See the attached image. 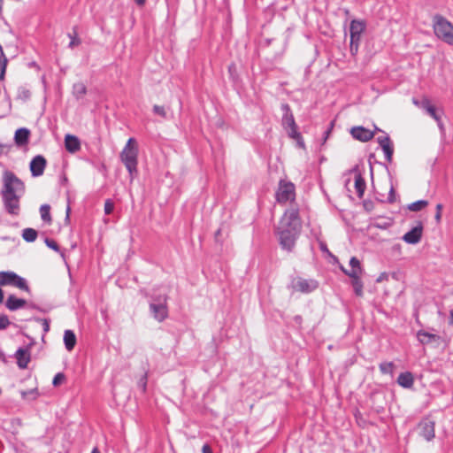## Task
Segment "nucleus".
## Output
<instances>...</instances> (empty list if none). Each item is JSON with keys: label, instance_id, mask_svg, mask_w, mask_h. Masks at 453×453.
I'll list each match as a JSON object with an SVG mask.
<instances>
[{"label": "nucleus", "instance_id": "nucleus-42", "mask_svg": "<svg viewBox=\"0 0 453 453\" xmlns=\"http://www.w3.org/2000/svg\"><path fill=\"white\" fill-rule=\"evenodd\" d=\"M78 44H80V40L77 39L76 37H73L70 42V47H73Z\"/></svg>", "mask_w": 453, "mask_h": 453}, {"label": "nucleus", "instance_id": "nucleus-23", "mask_svg": "<svg viewBox=\"0 0 453 453\" xmlns=\"http://www.w3.org/2000/svg\"><path fill=\"white\" fill-rule=\"evenodd\" d=\"M150 309L154 314L155 319L158 321H162L167 316V310L165 305L151 304Z\"/></svg>", "mask_w": 453, "mask_h": 453}, {"label": "nucleus", "instance_id": "nucleus-19", "mask_svg": "<svg viewBox=\"0 0 453 453\" xmlns=\"http://www.w3.org/2000/svg\"><path fill=\"white\" fill-rule=\"evenodd\" d=\"M397 383L404 388H411L414 384V377L410 372H402L397 378Z\"/></svg>", "mask_w": 453, "mask_h": 453}, {"label": "nucleus", "instance_id": "nucleus-9", "mask_svg": "<svg viewBox=\"0 0 453 453\" xmlns=\"http://www.w3.org/2000/svg\"><path fill=\"white\" fill-rule=\"evenodd\" d=\"M282 110L285 111V114L283 116V119H282V122H283V125L286 127H289V132H288V134L289 136L293 137V138H296V137H299L300 134L297 131V126L295 122V119H294V116L290 111V107L288 104H283L282 105Z\"/></svg>", "mask_w": 453, "mask_h": 453}, {"label": "nucleus", "instance_id": "nucleus-45", "mask_svg": "<svg viewBox=\"0 0 453 453\" xmlns=\"http://www.w3.org/2000/svg\"><path fill=\"white\" fill-rule=\"evenodd\" d=\"M449 319H450V323L453 324V309L450 311V313H449Z\"/></svg>", "mask_w": 453, "mask_h": 453}, {"label": "nucleus", "instance_id": "nucleus-43", "mask_svg": "<svg viewBox=\"0 0 453 453\" xmlns=\"http://www.w3.org/2000/svg\"><path fill=\"white\" fill-rule=\"evenodd\" d=\"M135 4L139 6H143L146 3V0H134Z\"/></svg>", "mask_w": 453, "mask_h": 453}, {"label": "nucleus", "instance_id": "nucleus-4", "mask_svg": "<svg viewBox=\"0 0 453 453\" xmlns=\"http://www.w3.org/2000/svg\"><path fill=\"white\" fill-rule=\"evenodd\" d=\"M433 29L435 36L443 42L453 45V24L441 15L433 18Z\"/></svg>", "mask_w": 453, "mask_h": 453}, {"label": "nucleus", "instance_id": "nucleus-38", "mask_svg": "<svg viewBox=\"0 0 453 453\" xmlns=\"http://www.w3.org/2000/svg\"><path fill=\"white\" fill-rule=\"evenodd\" d=\"M388 280V274L385 272L381 273L378 278L376 279L377 283H381L383 281H387Z\"/></svg>", "mask_w": 453, "mask_h": 453}, {"label": "nucleus", "instance_id": "nucleus-41", "mask_svg": "<svg viewBox=\"0 0 453 453\" xmlns=\"http://www.w3.org/2000/svg\"><path fill=\"white\" fill-rule=\"evenodd\" d=\"M202 452L203 453H212V450L209 445L205 444L202 448Z\"/></svg>", "mask_w": 453, "mask_h": 453}, {"label": "nucleus", "instance_id": "nucleus-28", "mask_svg": "<svg viewBox=\"0 0 453 453\" xmlns=\"http://www.w3.org/2000/svg\"><path fill=\"white\" fill-rule=\"evenodd\" d=\"M428 205L426 200H418L408 205V209L411 211H419Z\"/></svg>", "mask_w": 453, "mask_h": 453}, {"label": "nucleus", "instance_id": "nucleus-39", "mask_svg": "<svg viewBox=\"0 0 453 453\" xmlns=\"http://www.w3.org/2000/svg\"><path fill=\"white\" fill-rule=\"evenodd\" d=\"M432 105L430 100L428 98H423L421 101V106L426 111Z\"/></svg>", "mask_w": 453, "mask_h": 453}, {"label": "nucleus", "instance_id": "nucleus-27", "mask_svg": "<svg viewBox=\"0 0 453 453\" xmlns=\"http://www.w3.org/2000/svg\"><path fill=\"white\" fill-rule=\"evenodd\" d=\"M7 58L4 55L2 46L0 45V80H4L7 66Z\"/></svg>", "mask_w": 453, "mask_h": 453}, {"label": "nucleus", "instance_id": "nucleus-11", "mask_svg": "<svg viewBox=\"0 0 453 453\" xmlns=\"http://www.w3.org/2000/svg\"><path fill=\"white\" fill-rule=\"evenodd\" d=\"M435 424L431 420H425L419 423V434L426 441H431L435 436Z\"/></svg>", "mask_w": 453, "mask_h": 453}, {"label": "nucleus", "instance_id": "nucleus-35", "mask_svg": "<svg viewBox=\"0 0 453 453\" xmlns=\"http://www.w3.org/2000/svg\"><path fill=\"white\" fill-rule=\"evenodd\" d=\"M153 111L156 114L159 115V116H162V117H165V111L164 109L163 106H160V105H154L153 107Z\"/></svg>", "mask_w": 453, "mask_h": 453}, {"label": "nucleus", "instance_id": "nucleus-34", "mask_svg": "<svg viewBox=\"0 0 453 453\" xmlns=\"http://www.w3.org/2000/svg\"><path fill=\"white\" fill-rule=\"evenodd\" d=\"M45 242L47 244V246L56 251H58L59 250V247L58 245V243L54 241V240H51V239H46L45 240Z\"/></svg>", "mask_w": 453, "mask_h": 453}, {"label": "nucleus", "instance_id": "nucleus-12", "mask_svg": "<svg viewBox=\"0 0 453 453\" xmlns=\"http://www.w3.org/2000/svg\"><path fill=\"white\" fill-rule=\"evenodd\" d=\"M423 234L422 224L419 223L417 226L413 227L411 231L407 232L403 236V240L409 244H416L421 240Z\"/></svg>", "mask_w": 453, "mask_h": 453}, {"label": "nucleus", "instance_id": "nucleus-15", "mask_svg": "<svg viewBox=\"0 0 453 453\" xmlns=\"http://www.w3.org/2000/svg\"><path fill=\"white\" fill-rule=\"evenodd\" d=\"M15 357L17 365L20 369L27 368L31 358L29 350L25 349H19L16 351Z\"/></svg>", "mask_w": 453, "mask_h": 453}, {"label": "nucleus", "instance_id": "nucleus-13", "mask_svg": "<svg viewBox=\"0 0 453 453\" xmlns=\"http://www.w3.org/2000/svg\"><path fill=\"white\" fill-rule=\"evenodd\" d=\"M351 135L360 141V142H368L372 140L374 136L372 131L365 128L364 127H354L350 130Z\"/></svg>", "mask_w": 453, "mask_h": 453}, {"label": "nucleus", "instance_id": "nucleus-26", "mask_svg": "<svg viewBox=\"0 0 453 453\" xmlns=\"http://www.w3.org/2000/svg\"><path fill=\"white\" fill-rule=\"evenodd\" d=\"M293 286L295 289L301 292H309L311 289L310 283L303 279L295 280Z\"/></svg>", "mask_w": 453, "mask_h": 453}, {"label": "nucleus", "instance_id": "nucleus-8", "mask_svg": "<svg viewBox=\"0 0 453 453\" xmlns=\"http://www.w3.org/2000/svg\"><path fill=\"white\" fill-rule=\"evenodd\" d=\"M417 338L423 345L433 344L434 347H439L441 344L447 345L448 343L442 336L425 330H418L417 332Z\"/></svg>", "mask_w": 453, "mask_h": 453}, {"label": "nucleus", "instance_id": "nucleus-5", "mask_svg": "<svg viewBox=\"0 0 453 453\" xmlns=\"http://www.w3.org/2000/svg\"><path fill=\"white\" fill-rule=\"evenodd\" d=\"M365 21L361 19H353L349 26L350 43L349 50L351 55L355 56L358 52L359 43L362 34L365 30Z\"/></svg>", "mask_w": 453, "mask_h": 453}, {"label": "nucleus", "instance_id": "nucleus-36", "mask_svg": "<svg viewBox=\"0 0 453 453\" xmlns=\"http://www.w3.org/2000/svg\"><path fill=\"white\" fill-rule=\"evenodd\" d=\"M441 211H442V204L441 203H438L436 205V213H435V220L437 221V223H439L441 221Z\"/></svg>", "mask_w": 453, "mask_h": 453}, {"label": "nucleus", "instance_id": "nucleus-46", "mask_svg": "<svg viewBox=\"0 0 453 453\" xmlns=\"http://www.w3.org/2000/svg\"><path fill=\"white\" fill-rule=\"evenodd\" d=\"M80 91L85 93V87L83 85L79 86Z\"/></svg>", "mask_w": 453, "mask_h": 453}, {"label": "nucleus", "instance_id": "nucleus-10", "mask_svg": "<svg viewBox=\"0 0 453 453\" xmlns=\"http://www.w3.org/2000/svg\"><path fill=\"white\" fill-rule=\"evenodd\" d=\"M47 165L46 158L42 155L35 156L30 162V171L34 177L42 176Z\"/></svg>", "mask_w": 453, "mask_h": 453}, {"label": "nucleus", "instance_id": "nucleus-3", "mask_svg": "<svg viewBox=\"0 0 453 453\" xmlns=\"http://www.w3.org/2000/svg\"><path fill=\"white\" fill-rule=\"evenodd\" d=\"M138 143L134 138H129L120 152V160L126 166L130 175V180L133 181L138 170Z\"/></svg>", "mask_w": 453, "mask_h": 453}, {"label": "nucleus", "instance_id": "nucleus-50", "mask_svg": "<svg viewBox=\"0 0 453 453\" xmlns=\"http://www.w3.org/2000/svg\"><path fill=\"white\" fill-rule=\"evenodd\" d=\"M145 387H146V381H144L143 385H142L143 390L145 389Z\"/></svg>", "mask_w": 453, "mask_h": 453}, {"label": "nucleus", "instance_id": "nucleus-44", "mask_svg": "<svg viewBox=\"0 0 453 453\" xmlns=\"http://www.w3.org/2000/svg\"><path fill=\"white\" fill-rule=\"evenodd\" d=\"M4 300V292L2 288H0V304L3 303Z\"/></svg>", "mask_w": 453, "mask_h": 453}, {"label": "nucleus", "instance_id": "nucleus-21", "mask_svg": "<svg viewBox=\"0 0 453 453\" xmlns=\"http://www.w3.org/2000/svg\"><path fill=\"white\" fill-rule=\"evenodd\" d=\"M64 342L68 351L73 349L76 345V335L72 330H65L64 333Z\"/></svg>", "mask_w": 453, "mask_h": 453}, {"label": "nucleus", "instance_id": "nucleus-30", "mask_svg": "<svg viewBox=\"0 0 453 453\" xmlns=\"http://www.w3.org/2000/svg\"><path fill=\"white\" fill-rule=\"evenodd\" d=\"M380 370L382 373H392L394 364L392 362L382 363L380 365Z\"/></svg>", "mask_w": 453, "mask_h": 453}, {"label": "nucleus", "instance_id": "nucleus-1", "mask_svg": "<svg viewBox=\"0 0 453 453\" xmlns=\"http://www.w3.org/2000/svg\"><path fill=\"white\" fill-rule=\"evenodd\" d=\"M302 229L299 210L296 207L288 209L280 218L276 234L282 249L291 251Z\"/></svg>", "mask_w": 453, "mask_h": 453}, {"label": "nucleus", "instance_id": "nucleus-52", "mask_svg": "<svg viewBox=\"0 0 453 453\" xmlns=\"http://www.w3.org/2000/svg\"><path fill=\"white\" fill-rule=\"evenodd\" d=\"M413 103H414V104H415L416 105H418V101H416V100H413Z\"/></svg>", "mask_w": 453, "mask_h": 453}, {"label": "nucleus", "instance_id": "nucleus-29", "mask_svg": "<svg viewBox=\"0 0 453 453\" xmlns=\"http://www.w3.org/2000/svg\"><path fill=\"white\" fill-rule=\"evenodd\" d=\"M22 237L27 242H34L37 238V232L33 228H26L23 230Z\"/></svg>", "mask_w": 453, "mask_h": 453}, {"label": "nucleus", "instance_id": "nucleus-17", "mask_svg": "<svg viewBox=\"0 0 453 453\" xmlns=\"http://www.w3.org/2000/svg\"><path fill=\"white\" fill-rule=\"evenodd\" d=\"M65 146L67 151L74 153L81 149V142L76 136L66 134L65 137Z\"/></svg>", "mask_w": 453, "mask_h": 453}, {"label": "nucleus", "instance_id": "nucleus-2", "mask_svg": "<svg viewBox=\"0 0 453 453\" xmlns=\"http://www.w3.org/2000/svg\"><path fill=\"white\" fill-rule=\"evenodd\" d=\"M24 183L12 172L4 173L3 197L8 211L17 214L19 210V196L24 192Z\"/></svg>", "mask_w": 453, "mask_h": 453}, {"label": "nucleus", "instance_id": "nucleus-31", "mask_svg": "<svg viewBox=\"0 0 453 453\" xmlns=\"http://www.w3.org/2000/svg\"><path fill=\"white\" fill-rule=\"evenodd\" d=\"M65 380V376L64 373L62 372H58L55 375V377L53 378V380H52V384L55 386V387H58L59 386L61 383L64 382V380Z\"/></svg>", "mask_w": 453, "mask_h": 453}, {"label": "nucleus", "instance_id": "nucleus-22", "mask_svg": "<svg viewBox=\"0 0 453 453\" xmlns=\"http://www.w3.org/2000/svg\"><path fill=\"white\" fill-rule=\"evenodd\" d=\"M365 181L362 177L361 173L355 171V188L357 190L358 197H362L365 190Z\"/></svg>", "mask_w": 453, "mask_h": 453}, {"label": "nucleus", "instance_id": "nucleus-32", "mask_svg": "<svg viewBox=\"0 0 453 453\" xmlns=\"http://www.w3.org/2000/svg\"><path fill=\"white\" fill-rule=\"evenodd\" d=\"M114 210V203L110 200V199H107L104 203V213L109 215L111 214Z\"/></svg>", "mask_w": 453, "mask_h": 453}, {"label": "nucleus", "instance_id": "nucleus-20", "mask_svg": "<svg viewBox=\"0 0 453 453\" xmlns=\"http://www.w3.org/2000/svg\"><path fill=\"white\" fill-rule=\"evenodd\" d=\"M30 135V132L27 128H19L15 133V142L17 145L21 146L25 145L28 142V138Z\"/></svg>", "mask_w": 453, "mask_h": 453}, {"label": "nucleus", "instance_id": "nucleus-37", "mask_svg": "<svg viewBox=\"0 0 453 453\" xmlns=\"http://www.w3.org/2000/svg\"><path fill=\"white\" fill-rule=\"evenodd\" d=\"M427 113L435 120H439V116L436 113L435 107L432 104L428 110H426Z\"/></svg>", "mask_w": 453, "mask_h": 453}, {"label": "nucleus", "instance_id": "nucleus-7", "mask_svg": "<svg viewBox=\"0 0 453 453\" xmlns=\"http://www.w3.org/2000/svg\"><path fill=\"white\" fill-rule=\"evenodd\" d=\"M0 286H13L21 290H29L26 280L13 272H0Z\"/></svg>", "mask_w": 453, "mask_h": 453}, {"label": "nucleus", "instance_id": "nucleus-49", "mask_svg": "<svg viewBox=\"0 0 453 453\" xmlns=\"http://www.w3.org/2000/svg\"><path fill=\"white\" fill-rule=\"evenodd\" d=\"M3 150H4V146L0 145V154L3 152Z\"/></svg>", "mask_w": 453, "mask_h": 453}, {"label": "nucleus", "instance_id": "nucleus-25", "mask_svg": "<svg viewBox=\"0 0 453 453\" xmlns=\"http://www.w3.org/2000/svg\"><path fill=\"white\" fill-rule=\"evenodd\" d=\"M40 214L42 219L46 222L48 225H50L52 222V219L50 216V206L49 204H42L40 207Z\"/></svg>", "mask_w": 453, "mask_h": 453}, {"label": "nucleus", "instance_id": "nucleus-33", "mask_svg": "<svg viewBox=\"0 0 453 453\" xmlns=\"http://www.w3.org/2000/svg\"><path fill=\"white\" fill-rule=\"evenodd\" d=\"M10 325V320L6 315L0 314V329H5Z\"/></svg>", "mask_w": 453, "mask_h": 453}, {"label": "nucleus", "instance_id": "nucleus-6", "mask_svg": "<svg viewBox=\"0 0 453 453\" xmlns=\"http://www.w3.org/2000/svg\"><path fill=\"white\" fill-rule=\"evenodd\" d=\"M275 198L281 204L294 201L296 198V187L294 183L287 180H280L275 192Z\"/></svg>", "mask_w": 453, "mask_h": 453}, {"label": "nucleus", "instance_id": "nucleus-51", "mask_svg": "<svg viewBox=\"0 0 453 453\" xmlns=\"http://www.w3.org/2000/svg\"><path fill=\"white\" fill-rule=\"evenodd\" d=\"M69 211H70V208L68 207L67 208V218L69 217Z\"/></svg>", "mask_w": 453, "mask_h": 453}, {"label": "nucleus", "instance_id": "nucleus-18", "mask_svg": "<svg viewBox=\"0 0 453 453\" xmlns=\"http://www.w3.org/2000/svg\"><path fill=\"white\" fill-rule=\"evenodd\" d=\"M27 303L25 299L17 298L15 296L11 295L8 296L5 305L10 311H16L18 309L23 308Z\"/></svg>", "mask_w": 453, "mask_h": 453}, {"label": "nucleus", "instance_id": "nucleus-24", "mask_svg": "<svg viewBox=\"0 0 453 453\" xmlns=\"http://www.w3.org/2000/svg\"><path fill=\"white\" fill-rule=\"evenodd\" d=\"M351 278V284L354 288V291H355V294L359 296V297H362L364 296V293H363V283H362V280H361V276H350Z\"/></svg>", "mask_w": 453, "mask_h": 453}, {"label": "nucleus", "instance_id": "nucleus-48", "mask_svg": "<svg viewBox=\"0 0 453 453\" xmlns=\"http://www.w3.org/2000/svg\"><path fill=\"white\" fill-rule=\"evenodd\" d=\"M91 453H100L99 449L97 448H94L91 451Z\"/></svg>", "mask_w": 453, "mask_h": 453}, {"label": "nucleus", "instance_id": "nucleus-40", "mask_svg": "<svg viewBox=\"0 0 453 453\" xmlns=\"http://www.w3.org/2000/svg\"><path fill=\"white\" fill-rule=\"evenodd\" d=\"M21 95H22V96H23L24 98H27V97H29V96H30L29 91H28V90H26V89H24V88H22V89L19 91V96H21Z\"/></svg>", "mask_w": 453, "mask_h": 453}, {"label": "nucleus", "instance_id": "nucleus-14", "mask_svg": "<svg viewBox=\"0 0 453 453\" xmlns=\"http://www.w3.org/2000/svg\"><path fill=\"white\" fill-rule=\"evenodd\" d=\"M378 142L380 145L382 150L384 151L387 160L391 161L394 149L389 137L380 136L378 137Z\"/></svg>", "mask_w": 453, "mask_h": 453}, {"label": "nucleus", "instance_id": "nucleus-47", "mask_svg": "<svg viewBox=\"0 0 453 453\" xmlns=\"http://www.w3.org/2000/svg\"><path fill=\"white\" fill-rule=\"evenodd\" d=\"M3 4H4V0H0V14L2 13V11H3Z\"/></svg>", "mask_w": 453, "mask_h": 453}, {"label": "nucleus", "instance_id": "nucleus-16", "mask_svg": "<svg viewBox=\"0 0 453 453\" xmlns=\"http://www.w3.org/2000/svg\"><path fill=\"white\" fill-rule=\"evenodd\" d=\"M349 265H350V269L349 270H345L342 268V271L349 276H362L363 274V268L361 266V264H360V261L353 257L350 258L349 260Z\"/></svg>", "mask_w": 453, "mask_h": 453}]
</instances>
